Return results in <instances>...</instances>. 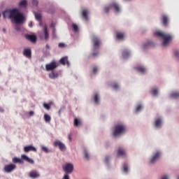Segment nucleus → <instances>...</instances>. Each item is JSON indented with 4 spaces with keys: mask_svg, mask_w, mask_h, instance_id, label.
Segmentation results:
<instances>
[{
    "mask_svg": "<svg viewBox=\"0 0 179 179\" xmlns=\"http://www.w3.org/2000/svg\"><path fill=\"white\" fill-rule=\"evenodd\" d=\"M59 76L58 71H52L49 73L50 79H57Z\"/></svg>",
    "mask_w": 179,
    "mask_h": 179,
    "instance_id": "16",
    "label": "nucleus"
},
{
    "mask_svg": "<svg viewBox=\"0 0 179 179\" xmlns=\"http://www.w3.org/2000/svg\"><path fill=\"white\" fill-rule=\"evenodd\" d=\"M150 45H153V42L149 41L146 45H144V48H146V47H149Z\"/></svg>",
    "mask_w": 179,
    "mask_h": 179,
    "instance_id": "35",
    "label": "nucleus"
},
{
    "mask_svg": "<svg viewBox=\"0 0 179 179\" xmlns=\"http://www.w3.org/2000/svg\"><path fill=\"white\" fill-rule=\"evenodd\" d=\"M42 150H43V152H45V153H48V148H47V147H43Z\"/></svg>",
    "mask_w": 179,
    "mask_h": 179,
    "instance_id": "42",
    "label": "nucleus"
},
{
    "mask_svg": "<svg viewBox=\"0 0 179 179\" xmlns=\"http://www.w3.org/2000/svg\"><path fill=\"white\" fill-rule=\"evenodd\" d=\"M23 54L27 58H31V50L30 49H24Z\"/></svg>",
    "mask_w": 179,
    "mask_h": 179,
    "instance_id": "20",
    "label": "nucleus"
},
{
    "mask_svg": "<svg viewBox=\"0 0 179 179\" xmlns=\"http://www.w3.org/2000/svg\"><path fill=\"white\" fill-rule=\"evenodd\" d=\"M73 29L74 31H78V30H79L78 25H76V24H73Z\"/></svg>",
    "mask_w": 179,
    "mask_h": 179,
    "instance_id": "37",
    "label": "nucleus"
},
{
    "mask_svg": "<svg viewBox=\"0 0 179 179\" xmlns=\"http://www.w3.org/2000/svg\"><path fill=\"white\" fill-rule=\"evenodd\" d=\"M24 152L29 153V152H37V149L33 145H27L24 148Z\"/></svg>",
    "mask_w": 179,
    "mask_h": 179,
    "instance_id": "12",
    "label": "nucleus"
},
{
    "mask_svg": "<svg viewBox=\"0 0 179 179\" xmlns=\"http://www.w3.org/2000/svg\"><path fill=\"white\" fill-rule=\"evenodd\" d=\"M154 36H157V37H161L163 39L162 45L164 47H167V45L171 43V40H173V35L162 32L160 31H155L154 33Z\"/></svg>",
    "mask_w": 179,
    "mask_h": 179,
    "instance_id": "2",
    "label": "nucleus"
},
{
    "mask_svg": "<svg viewBox=\"0 0 179 179\" xmlns=\"http://www.w3.org/2000/svg\"><path fill=\"white\" fill-rule=\"evenodd\" d=\"M136 69L138 72H141V73H145V72H146V69L142 66L136 67Z\"/></svg>",
    "mask_w": 179,
    "mask_h": 179,
    "instance_id": "24",
    "label": "nucleus"
},
{
    "mask_svg": "<svg viewBox=\"0 0 179 179\" xmlns=\"http://www.w3.org/2000/svg\"><path fill=\"white\" fill-rule=\"evenodd\" d=\"M123 170H124V173H128V166H127V164H124L123 166Z\"/></svg>",
    "mask_w": 179,
    "mask_h": 179,
    "instance_id": "38",
    "label": "nucleus"
},
{
    "mask_svg": "<svg viewBox=\"0 0 179 179\" xmlns=\"http://www.w3.org/2000/svg\"><path fill=\"white\" fill-rule=\"evenodd\" d=\"M54 146L55 148H59V149H60L62 151L66 150V147L65 146V144H64L63 143H62L59 141H56L54 142Z\"/></svg>",
    "mask_w": 179,
    "mask_h": 179,
    "instance_id": "9",
    "label": "nucleus"
},
{
    "mask_svg": "<svg viewBox=\"0 0 179 179\" xmlns=\"http://www.w3.org/2000/svg\"><path fill=\"white\" fill-rule=\"evenodd\" d=\"M59 48H64V47H65V43H59Z\"/></svg>",
    "mask_w": 179,
    "mask_h": 179,
    "instance_id": "43",
    "label": "nucleus"
},
{
    "mask_svg": "<svg viewBox=\"0 0 179 179\" xmlns=\"http://www.w3.org/2000/svg\"><path fill=\"white\" fill-rule=\"evenodd\" d=\"M29 27H33V22H30L29 24Z\"/></svg>",
    "mask_w": 179,
    "mask_h": 179,
    "instance_id": "49",
    "label": "nucleus"
},
{
    "mask_svg": "<svg viewBox=\"0 0 179 179\" xmlns=\"http://www.w3.org/2000/svg\"><path fill=\"white\" fill-rule=\"evenodd\" d=\"M29 177H30V178H38V177H40V173H38L37 171L34 170L29 172Z\"/></svg>",
    "mask_w": 179,
    "mask_h": 179,
    "instance_id": "14",
    "label": "nucleus"
},
{
    "mask_svg": "<svg viewBox=\"0 0 179 179\" xmlns=\"http://www.w3.org/2000/svg\"><path fill=\"white\" fill-rule=\"evenodd\" d=\"M3 16L4 19H6V17L13 19L14 22L17 24L23 23V20H24V16H23V14L19 12V10L17 8L6 10L3 13Z\"/></svg>",
    "mask_w": 179,
    "mask_h": 179,
    "instance_id": "1",
    "label": "nucleus"
},
{
    "mask_svg": "<svg viewBox=\"0 0 179 179\" xmlns=\"http://www.w3.org/2000/svg\"><path fill=\"white\" fill-rule=\"evenodd\" d=\"M14 170H16L15 164H10L4 166V171L6 173H12Z\"/></svg>",
    "mask_w": 179,
    "mask_h": 179,
    "instance_id": "8",
    "label": "nucleus"
},
{
    "mask_svg": "<svg viewBox=\"0 0 179 179\" xmlns=\"http://www.w3.org/2000/svg\"><path fill=\"white\" fill-rule=\"evenodd\" d=\"M44 34H45V39L48 40V37L50 34H48V29H47V27H44Z\"/></svg>",
    "mask_w": 179,
    "mask_h": 179,
    "instance_id": "26",
    "label": "nucleus"
},
{
    "mask_svg": "<svg viewBox=\"0 0 179 179\" xmlns=\"http://www.w3.org/2000/svg\"><path fill=\"white\" fill-rule=\"evenodd\" d=\"M0 113H3V108L2 107H0Z\"/></svg>",
    "mask_w": 179,
    "mask_h": 179,
    "instance_id": "50",
    "label": "nucleus"
},
{
    "mask_svg": "<svg viewBox=\"0 0 179 179\" xmlns=\"http://www.w3.org/2000/svg\"><path fill=\"white\" fill-rule=\"evenodd\" d=\"M97 71H98V69H97V67H94L93 68V73H97Z\"/></svg>",
    "mask_w": 179,
    "mask_h": 179,
    "instance_id": "44",
    "label": "nucleus"
},
{
    "mask_svg": "<svg viewBox=\"0 0 179 179\" xmlns=\"http://www.w3.org/2000/svg\"><path fill=\"white\" fill-rule=\"evenodd\" d=\"M63 170L66 173V175L71 174L72 171H73V164H66L64 166H63Z\"/></svg>",
    "mask_w": 179,
    "mask_h": 179,
    "instance_id": "7",
    "label": "nucleus"
},
{
    "mask_svg": "<svg viewBox=\"0 0 179 179\" xmlns=\"http://www.w3.org/2000/svg\"><path fill=\"white\" fill-rule=\"evenodd\" d=\"M25 38H27V40H29L31 43H36V41H37V36H36V35L27 34L25 35Z\"/></svg>",
    "mask_w": 179,
    "mask_h": 179,
    "instance_id": "13",
    "label": "nucleus"
},
{
    "mask_svg": "<svg viewBox=\"0 0 179 179\" xmlns=\"http://www.w3.org/2000/svg\"><path fill=\"white\" fill-rule=\"evenodd\" d=\"M117 156H119V157H125V156H127V152H125L124 148H119L117 150Z\"/></svg>",
    "mask_w": 179,
    "mask_h": 179,
    "instance_id": "15",
    "label": "nucleus"
},
{
    "mask_svg": "<svg viewBox=\"0 0 179 179\" xmlns=\"http://www.w3.org/2000/svg\"><path fill=\"white\" fill-rule=\"evenodd\" d=\"M79 125H82V121L78 120V118L74 119V127H79Z\"/></svg>",
    "mask_w": 179,
    "mask_h": 179,
    "instance_id": "25",
    "label": "nucleus"
},
{
    "mask_svg": "<svg viewBox=\"0 0 179 179\" xmlns=\"http://www.w3.org/2000/svg\"><path fill=\"white\" fill-rule=\"evenodd\" d=\"M43 107H44L46 110H50V108H51V106H50V104H48V103H43Z\"/></svg>",
    "mask_w": 179,
    "mask_h": 179,
    "instance_id": "34",
    "label": "nucleus"
},
{
    "mask_svg": "<svg viewBox=\"0 0 179 179\" xmlns=\"http://www.w3.org/2000/svg\"><path fill=\"white\" fill-rule=\"evenodd\" d=\"M157 93H158L157 89H154V90H152V94H153V96H157Z\"/></svg>",
    "mask_w": 179,
    "mask_h": 179,
    "instance_id": "40",
    "label": "nucleus"
},
{
    "mask_svg": "<svg viewBox=\"0 0 179 179\" xmlns=\"http://www.w3.org/2000/svg\"><path fill=\"white\" fill-rule=\"evenodd\" d=\"M23 160H24L25 162H27V163H29V164H34V160H33V159L29 158V157H27L25 155H22L21 156V159L20 158H17V157H13V163L14 164H23V163H24L23 162Z\"/></svg>",
    "mask_w": 179,
    "mask_h": 179,
    "instance_id": "3",
    "label": "nucleus"
},
{
    "mask_svg": "<svg viewBox=\"0 0 179 179\" xmlns=\"http://www.w3.org/2000/svg\"><path fill=\"white\" fill-rule=\"evenodd\" d=\"M92 55H93V57H97V55H99V52H93L92 53Z\"/></svg>",
    "mask_w": 179,
    "mask_h": 179,
    "instance_id": "47",
    "label": "nucleus"
},
{
    "mask_svg": "<svg viewBox=\"0 0 179 179\" xmlns=\"http://www.w3.org/2000/svg\"><path fill=\"white\" fill-rule=\"evenodd\" d=\"M161 179H169V177H167V176H163Z\"/></svg>",
    "mask_w": 179,
    "mask_h": 179,
    "instance_id": "51",
    "label": "nucleus"
},
{
    "mask_svg": "<svg viewBox=\"0 0 179 179\" xmlns=\"http://www.w3.org/2000/svg\"><path fill=\"white\" fill-rule=\"evenodd\" d=\"M59 62L62 65H66L69 66V62L68 61V57H64L60 59Z\"/></svg>",
    "mask_w": 179,
    "mask_h": 179,
    "instance_id": "17",
    "label": "nucleus"
},
{
    "mask_svg": "<svg viewBox=\"0 0 179 179\" xmlns=\"http://www.w3.org/2000/svg\"><path fill=\"white\" fill-rule=\"evenodd\" d=\"M68 138H69V140L70 141V142H71V141H72V134H69L68 135Z\"/></svg>",
    "mask_w": 179,
    "mask_h": 179,
    "instance_id": "45",
    "label": "nucleus"
},
{
    "mask_svg": "<svg viewBox=\"0 0 179 179\" xmlns=\"http://www.w3.org/2000/svg\"><path fill=\"white\" fill-rule=\"evenodd\" d=\"M159 157H160V152H156V154L151 158L150 159V163L153 164L155 162L157 161V159H159Z\"/></svg>",
    "mask_w": 179,
    "mask_h": 179,
    "instance_id": "18",
    "label": "nucleus"
},
{
    "mask_svg": "<svg viewBox=\"0 0 179 179\" xmlns=\"http://www.w3.org/2000/svg\"><path fill=\"white\" fill-rule=\"evenodd\" d=\"M125 132H127V126H125V124H121L115 126V130L113 131L115 136H118V135L125 134Z\"/></svg>",
    "mask_w": 179,
    "mask_h": 179,
    "instance_id": "4",
    "label": "nucleus"
},
{
    "mask_svg": "<svg viewBox=\"0 0 179 179\" xmlns=\"http://www.w3.org/2000/svg\"><path fill=\"white\" fill-rule=\"evenodd\" d=\"M3 33H6V29H5V28H3Z\"/></svg>",
    "mask_w": 179,
    "mask_h": 179,
    "instance_id": "53",
    "label": "nucleus"
},
{
    "mask_svg": "<svg viewBox=\"0 0 179 179\" xmlns=\"http://www.w3.org/2000/svg\"><path fill=\"white\" fill-rule=\"evenodd\" d=\"M87 15H89V12L87 11V10H83L82 11V17L85 20H89V17L87 16Z\"/></svg>",
    "mask_w": 179,
    "mask_h": 179,
    "instance_id": "21",
    "label": "nucleus"
},
{
    "mask_svg": "<svg viewBox=\"0 0 179 179\" xmlns=\"http://www.w3.org/2000/svg\"><path fill=\"white\" fill-rule=\"evenodd\" d=\"M94 101L96 104H99V94H95L94 97Z\"/></svg>",
    "mask_w": 179,
    "mask_h": 179,
    "instance_id": "30",
    "label": "nucleus"
},
{
    "mask_svg": "<svg viewBox=\"0 0 179 179\" xmlns=\"http://www.w3.org/2000/svg\"><path fill=\"white\" fill-rule=\"evenodd\" d=\"M110 9H114L117 13L121 11V8H120V5H118V3H117L116 2H113L110 3L108 6L105 7L106 13H108Z\"/></svg>",
    "mask_w": 179,
    "mask_h": 179,
    "instance_id": "5",
    "label": "nucleus"
},
{
    "mask_svg": "<svg viewBox=\"0 0 179 179\" xmlns=\"http://www.w3.org/2000/svg\"><path fill=\"white\" fill-rule=\"evenodd\" d=\"M19 6L20 8H27V1L26 0H22L19 3Z\"/></svg>",
    "mask_w": 179,
    "mask_h": 179,
    "instance_id": "22",
    "label": "nucleus"
},
{
    "mask_svg": "<svg viewBox=\"0 0 179 179\" xmlns=\"http://www.w3.org/2000/svg\"><path fill=\"white\" fill-rule=\"evenodd\" d=\"M33 115H34V112L30 111V112H29V116H30V117H33Z\"/></svg>",
    "mask_w": 179,
    "mask_h": 179,
    "instance_id": "48",
    "label": "nucleus"
},
{
    "mask_svg": "<svg viewBox=\"0 0 179 179\" xmlns=\"http://www.w3.org/2000/svg\"><path fill=\"white\" fill-rule=\"evenodd\" d=\"M31 3L34 6H37L38 5V1L37 0H32Z\"/></svg>",
    "mask_w": 179,
    "mask_h": 179,
    "instance_id": "33",
    "label": "nucleus"
},
{
    "mask_svg": "<svg viewBox=\"0 0 179 179\" xmlns=\"http://www.w3.org/2000/svg\"><path fill=\"white\" fill-rule=\"evenodd\" d=\"M34 15L36 20H38V22H41V14L38 13H34Z\"/></svg>",
    "mask_w": 179,
    "mask_h": 179,
    "instance_id": "28",
    "label": "nucleus"
},
{
    "mask_svg": "<svg viewBox=\"0 0 179 179\" xmlns=\"http://www.w3.org/2000/svg\"><path fill=\"white\" fill-rule=\"evenodd\" d=\"M92 41L94 43V49L97 50V48H99L100 44L101 43L100 39H99L96 36H93Z\"/></svg>",
    "mask_w": 179,
    "mask_h": 179,
    "instance_id": "10",
    "label": "nucleus"
},
{
    "mask_svg": "<svg viewBox=\"0 0 179 179\" xmlns=\"http://www.w3.org/2000/svg\"><path fill=\"white\" fill-rule=\"evenodd\" d=\"M161 20H162V24H163V26H164V27H167V26H169V16H167L166 15H162Z\"/></svg>",
    "mask_w": 179,
    "mask_h": 179,
    "instance_id": "11",
    "label": "nucleus"
},
{
    "mask_svg": "<svg viewBox=\"0 0 179 179\" xmlns=\"http://www.w3.org/2000/svg\"><path fill=\"white\" fill-rule=\"evenodd\" d=\"M141 110H142V105H138L136 108V111H141Z\"/></svg>",
    "mask_w": 179,
    "mask_h": 179,
    "instance_id": "41",
    "label": "nucleus"
},
{
    "mask_svg": "<svg viewBox=\"0 0 179 179\" xmlns=\"http://www.w3.org/2000/svg\"><path fill=\"white\" fill-rule=\"evenodd\" d=\"M171 97L172 99H178L179 98V92H174L171 94Z\"/></svg>",
    "mask_w": 179,
    "mask_h": 179,
    "instance_id": "27",
    "label": "nucleus"
},
{
    "mask_svg": "<svg viewBox=\"0 0 179 179\" xmlns=\"http://www.w3.org/2000/svg\"><path fill=\"white\" fill-rule=\"evenodd\" d=\"M57 68H58V64H57V62L55 61H52V62L45 65V69L48 72H50V71H52Z\"/></svg>",
    "mask_w": 179,
    "mask_h": 179,
    "instance_id": "6",
    "label": "nucleus"
},
{
    "mask_svg": "<svg viewBox=\"0 0 179 179\" xmlns=\"http://www.w3.org/2000/svg\"><path fill=\"white\" fill-rule=\"evenodd\" d=\"M0 17H1V14H0Z\"/></svg>",
    "mask_w": 179,
    "mask_h": 179,
    "instance_id": "54",
    "label": "nucleus"
},
{
    "mask_svg": "<svg viewBox=\"0 0 179 179\" xmlns=\"http://www.w3.org/2000/svg\"><path fill=\"white\" fill-rule=\"evenodd\" d=\"M44 120L45 122H50V121H51V116H50L49 115L45 114Z\"/></svg>",
    "mask_w": 179,
    "mask_h": 179,
    "instance_id": "29",
    "label": "nucleus"
},
{
    "mask_svg": "<svg viewBox=\"0 0 179 179\" xmlns=\"http://www.w3.org/2000/svg\"><path fill=\"white\" fill-rule=\"evenodd\" d=\"M47 50H50V45L48 44L46 45Z\"/></svg>",
    "mask_w": 179,
    "mask_h": 179,
    "instance_id": "52",
    "label": "nucleus"
},
{
    "mask_svg": "<svg viewBox=\"0 0 179 179\" xmlns=\"http://www.w3.org/2000/svg\"><path fill=\"white\" fill-rule=\"evenodd\" d=\"M84 153H85V159H87V160H89L90 159V156L89 155V152H87V150H84Z\"/></svg>",
    "mask_w": 179,
    "mask_h": 179,
    "instance_id": "31",
    "label": "nucleus"
},
{
    "mask_svg": "<svg viewBox=\"0 0 179 179\" xmlns=\"http://www.w3.org/2000/svg\"><path fill=\"white\" fill-rule=\"evenodd\" d=\"M64 110H65V107H62L58 112L59 115H61V114H62V113H64Z\"/></svg>",
    "mask_w": 179,
    "mask_h": 179,
    "instance_id": "36",
    "label": "nucleus"
},
{
    "mask_svg": "<svg viewBox=\"0 0 179 179\" xmlns=\"http://www.w3.org/2000/svg\"><path fill=\"white\" fill-rule=\"evenodd\" d=\"M161 125H162V119L160 118L157 119L155 122V126L156 127V128H160Z\"/></svg>",
    "mask_w": 179,
    "mask_h": 179,
    "instance_id": "23",
    "label": "nucleus"
},
{
    "mask_svg": "<svg viewBox=\"0 0 179 179\" xmlns=\"http://www.w3.org/2000/svg\"><path fill=\"white\" fill-rule=\"evenodd\" d=\"M113 89H115V90H117V89H118V87H120V85H118V84L115 83L113 85Z\"/></svg>",
    "mask_w": 179,
    "mask_h": 179,
    "instance_id": "39",
    "label": "nucleus"
},
{
    "mask_svg": "<svg viewBox=\"0 0 179 179\" xmlns=\"http://www.w3.org/2000/svg\"><path fill=\"white\" fill-rule=\"evenodd\" d=\"M108 160H110V157H106L105 158V162H106V163H108Z\"/></svg>",
    "mask_w": 179,
    "mask_h": 179,
    "instance_id": "46",
    "label": "nucleus"
},
{
    "mask_svg": "<svg viewBox=\"0 0 179 179\" xmlns=\"http://www.w3.org/2000/svg\"><path fill=\"white\" fill-rule=\"evenodd\" d=\"M116 38H117V40H124V38H125V34L124 32H117Z\"/></svg>",
    "mask_w": 179,
    "mask_h": 179,
    "instance_id": "19",
    "label": "nucleus"
},
{
    "mask_svg": "<svg viewBox=\"0 0 179 179\" xmlns=\"http://www.w3.org/2000/svg\"><path fill=\"white\" fill-rule=\"evenodd\" d=\"M129 55V52L126 50L123 51L122 56L124 58H127V57H128Z\"/></svg>",
    "mask_w": 179,
    "mask_h": 179,
    "instance_id": "32",
    "label": "nucleus"
}]
</instances>
